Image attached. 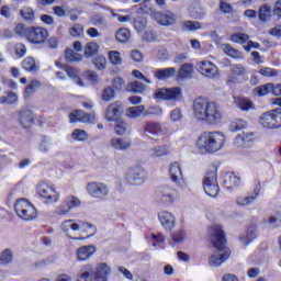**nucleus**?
Returning a JSON list of instances; mask_svg holds the SVG:
<instances>
[{"label": "nucleus", "instance_id": "obj_1", "mask_svg": "<svg viewBox=\"0 0 281 281\" xmlns=\"http://www.w3.org/2000/svg\"><path fill=\"white\" fill-rule=\"evenodd\" d=\"M193 116L198 122L209 126L223 124L224 115L221 106L216 102L207 101L203 98L195 99L193 102Z\"/></svg>", "mask_w": 281, "mask_h": 281}, {"label": "nucleus", "instance_id": "obj_5", "mask_svg": "<svg viewBox=\"0 0 281 281\" xmlns=\"http://www.w3.org/2000/svg\"><path fill=\"white\" fill-rule=\"evenodd\" d=\"M111 273V267L106 263H99L97 268L88 263L77 274L76 281H106Z\"/></svg>", "mask_w": 281, "mask_h": 281}, {"label": "nucleus", "instance_id": "obj_39", "mask_svg": "<svg viewBox=\"0 0 281 281\" xmlns=\"http://www.w3.org/2000/svg\"><path fill=\"white\" fill-rule=\"evenodd\" d=\"M271 89H273V83H266L263 86H259L254 89V95H257V98L269 95V93H271Z\"/></svg>", "mask_w": 281, "mask_h": 281}, {"label": "nucleus", "instance_id": "obj_37", "mask_svg": "<svg viewBox=\"0 0 281 281\" xmlns=\"http://www.w3.org/2000/svg\"><path fill=\"white\" fill-rule=\"evenodd\" d=\"M256 240V226H250L246 234L240 237L241 245H249V243H254Z\"/></svg>", "mask_w": 281, "mask_h": 281}, {"label": "nucleus", "instance_id": "obj_49", "mask_svg": "<svg viewBox=\"0 0 281 281\" xmlns=\"http://www.w3.org/2000/svg\"><path fill=\"white\" fill-rule=\"evenodd\" d=\"M22 67L25 69V71H38L36 61L32 57H26L22 63Z\"/></svg>", "mask_w": 281, "mask_h": 281}, {"label": "nucleus", "instance_id": "obj_26", "mask_svg": "<svg viewBox=\"0 0 281 281\" xmlns=\"http://www.w3.org/2000/svg\"><path fill=\"white\" fill-rule=\"evenodd\" d=\"M156 20L160 23V25H165L166 27H168L177 23V15H175V13L170 11L166 13H157Z\"/></svg>", "mask_w": 281, "mask_h": 281}, {"label": "nucleus", "instance_id": "obj_10", "mask_svg": "<svg viewBox=\"0 0 281 281\" xmlns=\"http://www.w3.org/2000/svg\"><path fill=\"white\" fill-rule=\"evenodd\" d=\"M86 191L92 199L97 201H106L109 199V187L103 182L92 181L88 182Z\"/></svg>", "mask_w": 281, "mask_h": 281}, {"label": "nucleus", "instance_id": "obj_28", "mask_svg": "<svg viewBox=\"0 0 281 281\" xmlns=\"http://www.w3.org/2000/svg\"><path fill=\"white\" fill-rule=\"evenodd\" d=\"M154 76L157 80H170V78L177 76V68L169 67L156 69Z\"/></svg>", "mask_w": 281, "mask_h": 281}, {"label": "nucleus", "instance_id": "obj_31", "mask_svg": "<svg viewBox=\"0 0 281 281\" xmlns=\"http://www.w3.org/2000/svg\"><path fill=\"white\" fill-rule=\"evenodd\" d=\"M234 104L240 111H251L254 109V102L247 98L237 97L234 99Z\"/></svg>", "mask_w": 281, "mask_h": 281}, {"label": "nucleus", "instance_id": "obj_6", "mask_svg": "<svg viewBox=\"0 0 281 281\" xmlns=\"http://www.w3.org/2000/svg\"><path fill=\"white\" fill-rule=\"evenodd\" d=\"M35 192L44 205H56V203L60 202V192L52 183L43 181L37 183Z\"/></svg>", "mask_w": 281, "mask_h": 281}, {"label": "nucleus", "instance_id": "obj_59", "mask_svg": "<svg viewBox=\"0 0 281 281\" xmlns=\"http://www.w3.org/2000/svg\"><path fill=\"white\" fill-rule=\"evenodd\" d=\"M231 41L233 43L244 44L249 41V35H247L245 33H235L231 36Z\"/></svg>", "mask_w": 281, "mask_h": 281}, {"label": "nucleus", "instance_id": "obj_51", "mask_svg": "<svg viewBox=\"0 0 281 281\" xmlns=\"http://www.w3.org/2000/svg\"><path fill=\"white\" fill-rule=\"evenodd\" d=\"M128 91L132 93H144L146 91V86H144L140 81H133L127 86Z\"/></svg>", "mask_w": 281, "mask_h": 281}, {"label": "nucleus", "instance_id": "obj_20", "mask_svg": "<svg viewBox=\"0 0 281 281\" xmlns=\"http://www.w3.org/2000/svg\"><path fill=\"white\" fill-rule=\"evenodd\" d=\"M258 196H260V187H256L251 194L238 196L236 203L239 207H249L258 201Z\"/></svg>", "mask_w": 281, "mask_h": 281}, {"label": "nucleus", "instance_id": "obj_3", "mask_svg": "<svg viewBox=\"0 0 281 281\" xmlns=\"http://www.w3.org/2000/svg\"><path fill=\"white\" fill-rule=\"evenodd\" d=\"M226 142L227 137L223 132H204L198 137L195 147L202 155H214L225 148Z\"/></svg>", "mask_w": 281, "mask_h": 281}, {"label": "nucleus", "instance_id": "obj_12", "mask_svg": "<svg viewBox=\"0 0 281 281\" xmlns=\"http://www.w3.org/2000/svg\"><path fill=\"white\" fill-rule=\"evenodd\" d=\"M48 36L49 32L41 26L29 27V30L26 31V41H29V43H32L33 45H43V43L47 41Z\"/></svg>", "mask_w": 281, "mask_h": 281}, {"label": "nucleus", "instance_id": "obj_19", "mask_svg": "<svg viewBox=\"0 0 281 281\" xmlns=\"http://www.w3.org/2000/svg\"><path fill=\"white\" fill-rule=\"evenodd\" d=\"M121 113H124V106L120 102L111 103L105 111L108 122H117Z\"/></svg>", "mask_w": 281, "mask_h": 281}, {"label": "nucleus", "instance_id": "obj_13", "mask_svg": "<svg viewBox=\"0 0 281 281\" xmlns=\"http://www.w3.org/2000/svg\"><path fill=\"white\" fill-rule=\"evenodd\" d=\"M169 177L171 181L181 190H186V188H188V181H186V178H183L181 164L175 161L169 165Z\"/></svg>", "mask_w": 281, "mask_h": 281}, {"label": "nucleus", "instance_id": "obj_8", "mask_svg": "<svg viewBox=\"0 0 281 281\" xmlns=\"http://www.w3.org/2000/svg\"><path fill=\"white\" fill-rule=\"evenodd\" d=\"M15 213L22 221H34L38 216L36 207L27 199H20L15 202Z\"/></svg>", "mask_w": 281, "mask_h": 281}, {"label": "nucleus", "instance_id": "obj_48", "mask_svg": "<svg viewBox=\"0 0 281 281\" xmlns=\"http://www.w3.org/2000/svg\"><path fill=\"white\" fill-rule=\"evenodd\" d=\"M231 74H234V76H238L245 80V76H247V68H245V66L241 64L233 65L231 67Z\"/></svg>", "mask_w": 281, "mask_h": 281}, {"label": "nucleus", "instance_id": "obj_55", "mask_svg": "<svg viewBox=\"0 0 281 281\" xmlns=\"http://www.w3.org/2000/svg\"><path fill=\"white\" fill-rule=\"evenodd\" d=\"M150 238H151L153 247H161L164 243H166V237L161 233H158V234L153 233L150 235Z\"/></svg>", "mask_w": 281, "mask_h": 281}, {"label": "nucleus", "instance_id": "obj_40", "mask_svg": "<svg viewBox=\"0 0 281 281\" xmlns=\"http://www.w3.org/2000/svg\"><path fill=\"white\" fill-rule=\"evenodd\" d=\"M14 259V252L12 249L7 248L0 252V265H10Z\"/></svg>", "mask_w": 281, "mask_h": 281}, {"label": "nucleus", "instance_id": "obj_41", "mask_svg": "<svg viewBox=\"0 0 281 281\" xmlns=\"http://www.w3.org/2000/svg\"><path fill=\"white\" fill-rule=\"evenodd\" d=\"M114 122H115L114 131L116 135H119L120 137L126 135V131H128L130 128L128 123L124 122L123 120H116Z\"/></svg>", "mask_w": 281, "mask_h": 281}, {"label": "nucleus", "instance_id": "obj_11", "mask_svg": "<svg viewBox=\"0 0 281 281\" xmlns=\"http://www.w3.org/2000/svg\"><path fill=\"white\" fill-rule=\"evenodd\" d=\"M155 98H157V100H166L167 102H179V100L183 98V92L179 87L160 88L156 90Z\"/></svg>", "mask_w": 281, "mask_h": 281}, {"label": "nucleus", "instance_id": "obj_4", "mask_svg": "<svg viewBox=\"0 0 281 281\" xmlns=\"http://www.w3.org/2000/svg\"><path fill=\"white\" fill-rule=\"evenodd\" d=\"M61 232L71 240H87L95 236V226L85 223L76 222L74 220H66L61 223Z\"/></svg>", "mask_w": 281, "mask_h": 281}, {"label": "nucleus", "instance_id": "obj_25", "mask_svg": "<svg viewBox=\"0 0 281 281\" xmlns=\"http://www.w3.org/2000/svg\"><path fill=\"white\" fill-rule=\"evenodd\" d=\"M110 146L113 150H128L131 148L132 143L128 139L121 138V137H113L110 139Z\"/></svg>", "mask_w": 281, "mask_h": 281}, {"label": "nucleus", "instance_id": "obj_62", "mask_svg": "<svg viewBox=\"0 0 281 281\" xmlns=\"http://www.w3.org/2000/svg\"><path fill=\"white\" fill-rule=\"evenodd\" d=\"M113 98H115V90L111 87H106L103 90L102 100H104V102H111V100H113Z\"/></svg>", "mask_w": 281, "mask_h": 281}, {"label": "nucleus", "instance_id": "obj_60", "mask_svg": "<svg viewBox=\"0 0 281 281\" xmlns=\"http://www.w3.org/2000/svg\"><path fill=\"white\" fill-rule=\"evenodd\" d=\"M66 59L70 63L82 60V56L78 53H75L74 49L67 48L65 53Z\"/></svg>", "mask_w": 281, "mask_h": 281}, {"label": "nucleus", "instance_id": "obj_64", "mask_svg": "<svg viewBox=\"0 0 281 281\" xmlns=\"http://www.w3.org/2000/svg\"><path fill=\"white\" fill-rule=\"evenodd\" d=\"M93 63L97 69H106V58L104 56L95 57Z\"/></svg>", "mask_w": 281, "mask_h": 281}, {"label": "nucleus", "instance_id": "obj_54", "mask_svg": "<svg viewBox=\"0 0 281 281\" xmlns=\"http://www.w3.org/2000/svg\"><path fill=\"white\" fill-rule=\"evenodd\" d=\"M108 57L112 65H122V54L117 50H110Z\"/></svg>", "mask_w": 281, "mask_h": 281}, {"label": "nucleus", "instance_id": "obj_36", "mask_svg": "<svg viewBox=\"0 0 281 281\" xmlns=\"http://www.w3.org/2000/svg\"><path fill=\"white\" fill-rule=\"evenodd\" d=\"M222 49L231 58H235L236 60H243V58H244L243 53H240L236 48L232 47V45H229V44L222 45Z\"/></svg>", "mask_w": 281, "mask_h": 281}, {"label": "nucleus", "instance_id": "obj_18", "mask_svg": "<svg viewBox=\"0 0 281 281\" xmlns=\"http://www.w3.org/2000/svg\"><path fill=\"white\" fill-rule=\"evenodd\" d=\"M198 71L205 78H216L218 76V67L210 60H202L198 63Z\"/></svg>", "mask_w": 281, "mask_h": 281}, {"label": "nucleus", "instance_id": "obj_50", "mask_svg": "<svg viewBox=\"0 0 281 281\" xmlns=\"http://www.w3.org/2000/svg\"><path fill=\"white\" fill-rule=\"evenodd\" d=\"M37 150H40V153H48L52 150V139L48 137H43L37 145Z\"/></svg>", "mask_w": 281, "mask_h": 281}, {"label": "nucleus", "instance_id": "obj_57", "mask_svg": "<svg viewBox=\"0 0 281 281\" xmlns=\"http://www.w3.org/2000/svg\"><path fill=\"white\" fill-rule=\"evenodd\" d=\"M20 14L24 21H34V10L30 7L22 8Z\"/></svg>", "mask_w": 281, "mask_h": 281}, {"label": "nucleus", "instance_id": "obj_34", "mask_svg": "<svg viewBox=\"0 0 281 281\" xmlns=\"http://www.w3.org/2000/svg\"><path fill=\"white\" fill-rule=\"evenodd\" d=\"M0 104L16 105L19 104V94L13 91H8L7 95L0 97Z\"/></svg>", "mask_w": 281, "mask_h": 281}, {"label": "nucleus", "instance_id": "obj_61", "mask_svg": "<svg viewBox=\"0 0 281 281\" xmlns=\"http://www.w3.org/2000/svg\"><path fill=\"white\" fill-rule=\"evenodd\" d=\"M187 239H188V234L183 229L177 231L172 235L173 243H184V240H187Z\"/></svg>", "mask_w": 281, "mask_h": 281}, {"label": "nucleus", "instance_id": "obj_17", "mask_svg": "<svg viewBox=\"0 0 281 281\" xmlns=\"http://www.w3.org/2000/svg\"><path fill=\"white\" fill-rule=\"evenodd\" d=\"M98 120V116L92 113H85L81 110H77L75 112H71L69 114V122L70 124H76L78 122H81V124H91Z\"/></svg>", "mask_w": 281, "mask_h": 281}, {"label": "nucleus", "instance_id": "obj_44", "mask_svg": "<svg viewBox=\"0 0 281 281\" xmlns=\"http://www.w3.org/2000/svg\"><path fill=\"white\" fill-rule=\"evenodd\" d=\"M194 74V67L191 64H183L179 70V78H191Z\"/></svg>", "mask_w": 281, "mask_h": 281}, {"label": "nucleus", "instance_id": "obj_47", "mask_svg": "<svg viewBox=\"0 0 281 281\" xmlns=\"http://www.w3.org/2000/svg\"><path fill=\"white\" fill-rule=\"evenodd\" d=\"M115 37L119 43H128V40L131 38V31L128 29H120L116 32Z\"/></svg>", "mask_w": 281, "mask_h": 281}, {"label": "nucleus", "instance_id": "obj_46", "mask_svg": "<svg viewBox=\"0 0 281 281\" xmlns=\"http://www.w3.org/2000/svg\"><path fill=\"white\" fill-rule=\"evenodd\" d=\"M100 49V45L95 42H89L85 46V56H95L98 54V50Z\"/></svg>", "mask_w": 281, "mask_h": 281}, {"label": "nucleus", "instance_id": "obj_33", "mask_svg": "<svg viewBox=\"0 0 281 281\" xmlns=\"http://www.w3.org/2000/svg\"><path fill=\"white\" fill-rule=\"evenodd\" d=\"M146 113V106L144 105H137L130 108L126 112L127 117H131L132 120H137V117H142V115H147Z\"/></svg>", "mask_w": 281, "mask_h": 281}, {"label": "nucleus", "instance_id": "obj_52", "mask_svg": "<svg viewBox=\"0 0 281 281\" xmlns=\"http://www.w3.org/2000/svg\"><path fill=\"white\" fill-rule=\"evenodd\" d=\"M41 89V81L34 79L31 81V83L26 87L24 91V95L29 98V95H32V93H36V90Z\"/></svg>", "mask_w": 281, "mask_h": 281}, {"label": "nucleus", "instance_id": "obj_29", "mask_svg": "<svg viewBox=\"0 0 281 281\" xmlns=\"http://www.w3.org/2000/svg\"><path fill=\"white\" fill-rule=\"evenodd\" d=\"M143 133L145 135H154V136L164 135V128L159 123L148 122L145 124L143 128Z\"/></svg>", "mask_w": 281, "mask_h": 281}, {"label": "nucleus", "instance_id": "obj_15", "mask_svg": "<svg viewBox=\"0 0 281 281\" xmlns=\"http://www.w3.org/2000/svg\"><path fill=\"white\" fill-rule=\"evenodd\" d=\"M81 203L82 202L77 196H67L63 200L61 205L56 209V214H58V216H65L69 214L74 207H80Z\"/></svg>", "mask_w": 281, "mask_h": 281}, {"label": "nucleus", "instance_id": "obj_32", "mask_svg": "<svg viewBox=\"0 0 281 281\" xmlns=\"http://www.w3.org/2000/svg\"><path fill=\"white\" fill-rule=\"evenodd\" d=\"M224 183L227 190H235V188L240 186V177L234 173H228L225 177Z\"/></svg>", "mask_w": 281, "mask_h": 281}, {"label": "nucleus", "instance_id": "obj_21", "mask_svg": "<svg viewBox=\"0 0 281 281\" xmlns=\"http://www.w3.org/2000/svg\"><path fill=\"white\" fill-rule=\"evenodd\" d=\"M18 122L21 124L22 128H30L34 124V114L30 110H19L16 112Z\"/></svg>", "mask_w": 281, "mask_h": 281}, {"label": "nucleus", "instance_id": "obj_38", "mask_svg": "<svg viewBox=\"0 0 281 281\" xmlns=\"http://www.w3.org/2000/svg\"><path fill=\"white\" fill-rule=\"evenodd\" d=\"M265 223L272 229L281 227V213L278 212L274 215H270L269 217L265 218Z\"/></svg>", "mask_w": 281, "mask_h": 281}, {"label": "nucleus", "instance_id": "obj_56", "mask_svg": "<svg viewBox=\"0 0 281 281\" xmlns=\"http://www.w3.org/2000/svg\"><path fill=\"white\" fill-rule=\"evenodd\" d=\"M243 78H240L239 76L234 75L233 72H229L226 79V85H228V87H231L232 89L234 87H236V85H240V82H243Z\"/></svg>", "mask_w": 281, "mask_h": 281}, {"label": "nucleus", "instance_id": "obj_43", "mask_svg": "<svg viewBox=\"0 0 281 281\" xmlns=\"http://www.w3.org/2000/svg\"><path fill=\"white\" fill-rule=\"evenodd\" d=\"M65 71L67 76H69L79 87H85V82H82V79H80L78 69L66 67Z\"/></svg>", "mask_w": 281, "mask_h": 281}, {"label": "nucleus", "instance_id": "obj_45", "mask_svg": "<svg viewBox=\"0 0 281 281\" xmlns=\"http://www.w3.org/2000/svg\"><path fill=\"white\" fill-rule=\"evenodd\" d=\"M71 138L74 142H87L89 139V133L85 130H75L71 133Z\"/></svg>", "mask_w": 281, "mask_h": 281}, {"label": "nucleus", "instance_id": "obj_42", "mask_svg": "<svg viewBox=\"0 0 281 281\" xmlns=\"http://www.w3.org/2000/svg\"><path fill=\"white\" fill-rule=\"evenodd\" d=\"M183 110L180 108H176L169 113V120L172 122V124H179V122H183Z\"/></svg>", "mask_w": 281, "mask_h": 281}, {"label": "nucleus", "instance_id": "obj_9", "mask_svg": "<svg viewBox=\"0 0 281 281\" xmlns=\"http://www.w3.org/2000/svg\"><path fill=\"white\" fill-rule=\"evenodd\" d=\"M259 124L269 131L281 128V109L263 113L259 119Z\"/></svg>", "mask_w": 281, "mask_h": 281}, {"label": "nucleus", "instance_id": "obj_14", "mask_svg": "<svg viewBox=\"0 0 281 281\" xmlns=\"http://www.w3.org/2000/svg\"><path fill=\"white\" fill-rule=\"evenodd\" d=\"M125 179L131 186H144L147 179L146 171L142 167L132 168L126 172Z\"/></svg>", "mask_w": 281, "mask_h": 281}, {"label": "nucleus", "instance_id": "obj_7", "mask_svg": "<svg viewBox=\"0 0 281 281\" xmlns=\"http://www.w3.org/2000/svg\"><path fill=\"white\" fill-rule=\"evenodd\" d=\"M203 189L205 194L212 199L218 196L221 189L218 188V168L216 166H211L203 179Z\"/></svg>", "mask_w": 281, "mask_h": 281}, {"label": "nucleus", "instance_id": "obj_27", "mask_svg": "<svg viewBox=\"0 0 281 281\" xmlns=\"http://www.w3.org/2000/svg\"><path fill=\"white\" fill-rule=\"evenodd\" d=\"M149 157L157 159L158 157H168L170 155V146L168 145H158L153 146L148 150Z\"/></svg>", "mask_w": 281, "mask_h": 281}, {"label": "nucleus", "instance_id": "obj_23", "mask_svg": "<svg viewBox=\"0 0 281 281\" xmlns=\"http://www.w3.org/2000/svg\"><path fill=\"white\" fill-rule=\"evenodd\" d=\"M254 142H256V135H254V133L246 132L236 136L235 146L238 148H247L251 146Z\"/></svg>", "mask_w": 281, "mask_h": 281}, {"label": "nucleus", "instance_id": "obj_58", "mask_svg": "<svg viewBox=\"0 0 281 281\" xmlns=\"http://www.w3.org/2000/svg\"><path fill=\"white\" fill-rule=\"evenodd\" d=\"M146 25H148L146 18L138 16L134 20V27L138 32H144V30H146Z\"/></svg>", "mask_w": 281, "mask_h": 281}, {"label": "nucleus", "instance_id": "obj_63", "mask_svg": "<svg viewBox=\"0 0 281 281\" xmlns=\"http://www.w3.org/2000/svg\"><path fill=\"white\" fill-rule=\"evenodd\" d=\"M186 30L189 32H196V30H201L203 26L201 25V22H194V21H187L183 23Z\"/></svg>", "mask_w": 281, "mask_h": 281}, {"label": "nucleus", "instance_id": "obj_30", "mask_svg": "<svg viewBox=\"0 0 281 281\" xmlns=\"http://www.w3.org/2000/svg\"><path fill=\"white\" fill-rule=\"evenodd\" d=\"M161 194H162V200L166 203H175V201H177V199H179V192L176 191L175 188H164L161 190Z\"/></svg>", "mask_w": 281, "mask_h": 281}, {"label": "nucleus", "instance_id": "obj_53", "mask_svg": "<svg viewBox=\"0 0 281 281\" xmlns=\"http://www.w3.org/2000/svg\"><path fill=\"white\" fill-rule=\"evenodd\" d=\"M258 16L260 19V21H267L268 19L271 18V7L263 4L260 7L259 9V13Z\"/></svg>", "mask_w": 281, "mask_h": 281}, {"label": "nucleus", "instance_id": "obj_35", "mask_svg": "<svg viewBox=\"0 0 281 281\" xmlns=\"http://www.w3.org/2000/svg\"><path fill=\"white\" fill-rule=\"evenodd\" d=\"M244 128H247V122L243 119H234L228 125V131H231V133H238L244 131Z\"/></svg>", "mask_w": 281, "mask_h": 281}, {"label": "nucleus", "instance_id": "obj_2", "mask_svg": "<svg viewBox=\"0 0 281 281\" xmlns=\"http://www.w3.org/2000/svg\"><path fill=\"white\" fill-rule=\"evenodd\" d=\"M211 243L217 252L209 257V265L211 267H221L225 265L228 258L232 257V250L227 247V239H225V233L220 225H213L209 229Z\"/></svg>", "mask_w": 281, "mask_h": 281}, {"label": "nucleus", "instance_id": "obj_24", "mask_svg": "<svg viewBox=\"0 0 281 281\" xmlns=\"http://www.w3.org/2000/svg\"><path fill=\"white\" fill-rule=\"evenodd\" d=\"M95 246H81L76 250L77 260L79 262H86V260H90V258H93V255L95 254Z\"/></svg>", "mask_w": 281, "mask_h": 281}, {"label": "nucleus", "instance_id": "obj_22", "mask_svg": "<svg viewBox=\"0 0 281 281\" xmlns=\"http://www.w3.org/2000/svg\"><path fill=\"white\" fill-rule=\"evenodd\" d=\"M158 218L164 229H175V226L177 225V217H175L172 213L168 211L160 212L158 214Z\"/></svg>", "mask_w": 281, "mask_h": 281}, {"label": "nucleus", "instance_id": "obj_16", "mask_svg": "<svg viewBox=\"0 0 281 281\" xmlns=\"http://www.w3.org/2000/svg\"><path fill=\"white\" fill-rule=\"evenodd\" d=\"M98 120V116L92 113H85L81 110H77L75 112H71L69 114V122L70 124H76L78 122H81V124H91Z\"/></svg>", "mask_w": 281, "mask_h": 281}]
</instances>
